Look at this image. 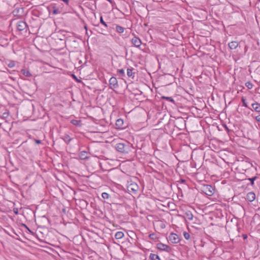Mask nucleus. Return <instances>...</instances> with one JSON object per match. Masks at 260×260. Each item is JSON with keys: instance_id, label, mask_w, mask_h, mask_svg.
<instances>
[{"instance_id": "obj_6", "label": "nucleus", "mask_w": 260, "mask_h": 260, "mask_svg": "<svg viewBox=\"0 0 260 260\" xmlns=\"http://www.w3.org/2000/svg\"><path fill=\"white\" fill-rule=\"evenodd\" d=\"M156 247L159 250L166 252H170L171 249L169 246L166 244H164L162 243H157L156 245Z\"/></svg>"}, {"instance_id": "obj_12", "label": "nucleus", "mask_w": 260, "mask_h": 260, "mask_svg": "<svg viewBox=\"0 0 260 260\" xmlns=\"http://www.w3.org/2000/svg\"><path fill=\"white\" fill-rule=\"evenodd\" d=\"M79 156L80 159L85 160L88 158V156L87 155V152L85 151H81L79 154Z\"/></svg>"}, {"instance_id": "obj_29", "label": "nucleus", "mask_w": 260, "mask_h": 260, "mask_svg": "<svg viewBox=\"0 0 260 260\" xmlns=\"http://www.w3.org/2000/svg\"><path fill=\"white\" fill-rule=\"evenodd\" d=\"M102 197L104 199H108L109 198V194L107 192H103Z\"/></svg>"}, {"instance_id": "obj_31", "label": "nucleus", "mask_w": 260, "mask_h": 260, "mask_svg": "<svg viewBox=\"0 0 260 260\" xmlns=\"http://www.w3.org/2000/svg\"><path fill=\"white\" fill-rule=\"evenodd\" d=\"M184 237L185 239L188 240L190 238V235L189 233L187 232H184L183 233Z\"/></svg>"}, {"instance_id": "obj_35", "label": "nucleus", "mask_w": 260, "mask_h": 260, "mask_svg": "<svg viewBox=\"0 0 260 260\" xmlns=\"http://www.w3.org/2000/svg\"><path fill=\"white\" fill-rule=\"evenodd\" d=\"M64 3H65L67 5H69V0H61Z\"/></svg>"}, {"instance_id": "obj_23", "label": "nucleus", "mask_w": 260, "mask_h": 260, "mask_svg": "<svg viewBox=\"0 0 260 260\" xmlns=\"http://www.w3.org/2000/svg\"><path fill=\"white\" fill-rule=\"evenodd\" d=\"M127 75L129 77H132L134 78V76H133V69H127Z\"/></svg>"}, {"instance_id": "obj_8", "label": "nucleus", "mask_w": 260, "mask_h": 260, "mask_svg": "<svg viewBox=\"0 0 260 260\" xmlns=\"http://www.w3.org/2000/svg\"><path fill=\"white\" fill-rule=\"evenodd\" d=\"M27 27V24L25 22L23 21H19L17 24V28L20 30L22 31L24 30Z\"/></svg>"}, {"instance_id": "obj_10", "label": "nucleus", "mask_w": 260, "mask_h": 260, "mask_svg": "<svg viewBox=\"0 0 260 260\" xmlns=\"http://www.w3.org/2000/svg\"><path fill=\"white\" fill-rule=\"evenodd\" d=\"M246 199L249 202H253L255 199V194L253 192H249L246 195Z\"/></svg>"}, {"instance_id": "obj_25", "label": "nucleus", "mask_w": 260, "mask_h": 260, "mask_svg": "<svg viewBox=\"0 0 260 260\" xmlns=\"http://www.w3.org/2000/svg\"><path fill=\"white\" fill-rule=\"evenodd\" d=\"M245 86L249 89H252V87H253V84L250 81L246 82L245 83Z\"/></svg>"}, {"instance_id": "obj_3", "label": "nucleus", "mask_w": 260, "mask_h": 260, "mask_svg": "<svg viewBox=\"0 0 260 260\" xmlns=\"http://www.w3.org/2000/svg\"><path fill=\"white\" fill-rule=\"evenodd\" d=\"M214 189L211 185H206L204 186L203 191L207 196H211L214 194Z\"/></svg>"}, {"instance_id": "obj_24", "label": "nucleus", "mask_w": 260, "mask_h": 260, "mask_svg": "<svg viewBox=\"0 0 260 260\" xmlns=\"http://www.w3.org/2000/svg\"><path fill=\"white\" fill-rule=\"evenodd\" d=\"M257 178L256 176H254L252 178H249L247 179L250 181L251 185L253 186L254 185V181Z\"/></svg>"}, {"instance_id": "obj_11", "label": "nucleus", "mask_w": 260, "mask_h": 260, "mask_svg": "<svg viewBox=\"0 0 260 260\" xmlns=\"http://www.w3.org/2000/svg\"><path fill=\"white\" fill-rule=\"evenodd\" d=\"M239 45V43L237 41H232L229 43V47L231 49H235Z\"/></svg>"}, {"instance_id": "obj_17", "label": "nucleus", "mask_w": 260, "mask_h": 260, "mask_svg": "<svg viewBox=\"0 0 260 260\" xmlns=\"http://www.w3.org/2000/svg\"><path fill=\"white\" fill-rule=\"evenodd\" d=\"M185 217L189 220H192V219H193V215L192 214V213L190 212V211H187L185 213Z\"/></svg>"}, {"instance_id": "obj_20", "label": "nucleus", "mask_w": 260, "mask_h": 260, "mask_svg": "<svg viewBox=\"0 0 260 260\" xmlns=\"http://www.w3.org/2000/svg\"><path fill=\"white\" fill-rule=\"evenodd\" d=\"M52 9H53L52 12L54 15H57L58 14H60L61 12V11L55 6H53L52 7Z\"/></svg>"}, {"instance_id": "obj_2", "label": "nucleus", "mask_w": 260, "mask_h": 260, "mask_svg": "<svg viewBox=\"0 0 260 260\" xmlns=\"http://www.w3.org/2000/svg\"><path fill=\"white\" fill-rule=\"evenodd\" d=\"M139 189L138 185L134 182H128L127 189L131 194H136Z\"/></svg>"}, {"instance_id": "obj_15", "label": "nucleus", "mask_w": 260, "mask_h": 260, "mask_svg": "<svg viewBox=\"0 0 260 260\" xmlns=\"http://www.w3.org/2000/svg\"><path fill=\"white\" fill-rule=\"evenodd\" d=\"M124 233L122 232H117L115 235V238L116 239H121L124 237Z\"/></svg>"}, {"instance_id": "obj_33", "label": "nucleus", "mask_w": 260, "mask_h": 260, "mask_svg": "<svg viewBox=\"0 0 260 260\" xmlns=\"http://www.w3.org/2000/svg\"><path fill=\"white\" fill-rule=\"evenodd\" d=\"M255 119L258 122H260V115L256 116L255 117Z\"/></svg>"}, {"instance_id": "obj_14", "label": "nucleus", "mask_w": 260, "mask_h": 260, "mask_svg": "<svg viewBox=\"0 0 260 260\" xmlns=\"http://www.w3.org/2000/svg\"><path fill=\"white\" fill-rule=\"evenodd\" d=\"M21 72L23 75L27 77H30L32 76L29 71L26 69H22Z\"/></svg>"}, {"instance_id": "obj_34", "label": "nucleus", "mask_w": 260, "mask_h": 260, "mask_svg": "<svg viewBox=\"0 0 260 260\" xmlns=\"http://www.w3.org/2000/svg\"><path fill=\"white\" fill-rule=\"evenodd\" d=\"M35 143L37 144H39L41 143V141L40 140H35Z\"/></svg>"}, {"instance_id": "obj_36", "label": "nucleus", "mask_w": 260, "mask_h": 260, "mask_svg": "<svg viewBox=\"0 0 260 260\" xmlns=\"http://www.w3.org/2000/svg\"><path fill=\"white\" fill-rule=\"evenodd\" d=\"M247 238V236L246 235H243V238L244 239H246Z\"/></svg>"}, {"instance_id": "obj_28", "label": "nucleus", "mask_w": 260, "mask_h": 260, "mask_svg": "<svg viewBox=\"0 0 260 260\" xmlns=\"http://www.w3.org/2000/svg\"><path fill=\"white\" fill-rule=\"evenodd\" d=\"M149 237L151 240H155L157 238V236H156V234L154 233H152V234H149Z\"/></svg>"}, {"instance_id": "obj_7", "label": "nucleus", "mask_w": 260, "mask_h": 260, "mask_svg": "<svg viewBox=\"0 0 260 260\" xmlns=\"http://www.w3.org/2000/svg\"><path fill=\"white\" fill-rule=\"evenodd\" d=\"M132 43L136 47H139L142 44L141 40L137 37L135 36L131 40Z\"/></svg>"}, {"instance_id": "obj_19", "label": "nucleus", "mask_w": 260, "mask_h": 260, "mask_svg": "<svg viewBox=\"0 0 260 260\" xmlns=\"http://www.w3.org/2000/svg\"><path fill=\"white\" fill-rule=\"evenodd\" d=\"M124 28L120 26V25H116V31L119 33V34H121L122 32H124Z\"/></svg>"}, {"instance_id": "obj_1", "label": "nucleus", "mask_w": 260, "mask_h": 260, "mask_svg": "<svg viewBox=\"0 0 260 260\" xmlns=\"http://www.w3.org/2000/svg\"><path fill=\"white\" fill-rule=\"evenodd\" d=\"M115 148L120 153H128L131 150V146L129 143L125 142L117 144Z\"/></svg>"}, {"instance_id": "obj_18", "label": "nucleus", "mask_w": 260, "mask_h": 260, "mask_svg": "<svg viewBox=\"0 0 260 260\" xmlns=\"http://www.w3.org/2000/svg\"><path fill=\"white\" fill-rule=\"evenodd\" d=\"M62 139L67 144H69L71 142V141L72 140L71 138L68 135H64Z\"/></svg>"}, {"instance_id": "obj_27", "label": "nucleus", "mask_w": 260, "mask_h": 260, "mask_svg": "<svg viewBox=\"0 0 260 260\" xmlns=\"http://www.w3.org/2000/svg\"><path fill=\"white\" fill-rule=\"evenodd\" d=\"M117 73L121 76H124V71L123 69H118L117 70Z\"/></svg>"}, {"instance_id": "obj_16", "label": "nucleus", "mask_w": 260, "mask_h": 260, "mask_svg": "<svg viewBox=\"0 0 260 260\" xmlns=\"http://www.w3.org/2000/svg\"><path fill=\"white\" fill-rule=\"evenodd\" d=\"M149 258L151 260H160L159 256L154 253H150Z\"/></svg>"}, {"instance_id": "obj_9", "label": "nucleus", "mask_w": 260, "mask_h": 260, "mask_svg": "<svg viewBox=\"0 0 260 260\" xmlns=\"http://www.w3.org/2000/svg\"><path fill=\"white\" fill-rule=\"evenodd\" d=\"M116 126L117 129H123L125 126L124 125V122L123 119L119 118L116 121Z\"/></svg>"}, {"instance_id": "obj_26", "label": "nucleus", "mask_w": 260, "mask_h": 260, "mask_svg": "<svg viewBox=\"0 0 260 260\" xmlns=\"http://www.w3.org/2000/svg\"><path fill=\"white\" fill-rule=\"evenodd\" d=\"M241 101L243 103V106L248 108L247 104L246 102V99L244 98V97H242L241 99Z\"/></svg>"}, {"instance_id": "obj_13", "label": "nucleus", "mask_w": 260, "mask_h": 260, "mask_svg": "<svg viewBox=\"0 0 260 260\" xmlns=\"http://www.w3.org/2000/svg\"><path fill=\"white\" fill-rule=\"evenodd\" d=\"M252 107L253 110L256 112H260V104L255 102L252 104Z\"/></svg>"}, {"instance_id": "obj_32", "label": "nucleus", "mask_w": 260, "mask_h": 260, "mask_svg": "<svg viewBox=\"0 0 260 260\" xmlns=\"http://www.w3.org/2000/svg\"><path fill=\"white\" fill-rule=\"evenodd\" d=\"M15 64L13 62H12L11 63H10L9 64H8V66L10 67V68H12L14 66Z\"/></svg>"}, {"instance_id": "obj_4", "label": "nucleus", "mask_w": 260, "mask_h": 260, "mask_svg": "<svg viewBox=\"0 0 260 260\" xmlns=\"http://www.w3.org/2000/svg\"><path fill=\"white\" fill-rule=\"evenodd\" d=\"M169 241L173 244L178 243L180 241V238L178 235L176 234L172 233L169 236Z\"/></svg>"}, {"instance_id": "obj_21", "label": "nucleus", "mask_w": 260, "mask_h": 260, "mask_svg": "<svg viewBox=\"0 0 260 260\" xmlns=\"http://www.w3.org/2000/svg\"><path fill=\"white\" fill-rule=\"evenodd\" d=\"M71 123L74 125L79 126L80 125L81 121L78 120H75V119H73L71 121Z\"/></svg>"}, {"instance_id": "obj_5", "label": "nucleus", "mask_w": 260, "mask_h": 260, "mask_svg": "<svg viewBox=\"0 0 260 260\" xmlns=\"http://www.w3.org/2000/svg\"><path fill=\"white\" fill-rule=\"evenodd\" d=\"M118 87V84L116 78L114 77H111L109 80V88L114 89Z\"/></svg>"}, {"instance_id": "obj_30", "label": "nucleus", "mask_w": 260, "mask_h": 260, "mask_svg": "<svg viewBox=\"0 0 260 260\" xmlns=\"http://www.w3.org/2000/svg\"><path fill=\"white\" fill-rule=\"evenodd\" d=\"M100 22L101 24H102L103 25H104L105 27H107L108 25L107 24V23L104 21L103 20V17L102 16H101L100 17Z\"/></svg>"}, {"instance_id": "obj_22", "label": "nucleus", "mask_w": 260, "mask_h": 260, "mask_svg": "<svg viewBox=\"0 0 260 260\" xmlns=\"http://www.w3.org/2000/svg\"><path fill=\"white\" fill-rule=\"evenodd\" d=\"M162 99H165V100H166L167 101H168L169 102H172L173 104H175V101H174V100L172 97H170V96H162Z\"/></svg>"}]
</instances>
